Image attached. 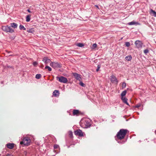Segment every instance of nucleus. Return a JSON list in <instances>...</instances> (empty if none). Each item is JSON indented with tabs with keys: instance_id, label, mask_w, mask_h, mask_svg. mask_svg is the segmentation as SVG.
Returning <instances> with one entry per match:
<instances>
[{
	"instance_id": "obj_10",
	"label": "nucleus",
	"mask_w": 156,
	"mask_h": 156,
	"mask_svg": "<svg viewBox=\"0 0 156 156\" xmlns=\"http://www.w3.org/2000/svg\"><path fill=\"white\" fill-rule=\"evenodd\" d=\"M6 146L8 148L12 149L14 147V144L13 143H9L6 144Z\"/></svg>"
},
{
	"instance_id": "obj_13",
	"label": "nucleus",
	"mask_w": 156,
	"mask_h": 156,
	"mask_svg": "<svg viewBox=\"0 0 156 156\" xmlns=\"http://www.w3.org/2000/svg\"><path fill=\"white\" fill-rule=\"evenodd\" d=\"M43 61H44L45 64H47L50 62H51L50 60L48 59L47 57H44L43 59Z\"/></svg>"
},
{
	"instance_id": "obj_20",
	"label": "nucleus",
	"mask_w": 156,
	"mask_h": 156,
	"mask_svg": "<svg viewBox=\"0 0 156 156\" xmlns=\"http://www.w3.org/2000/svg\"><path fill=\"white\" fill-rule=\"evenodd\" d=\"M125 59L128 61H130L132 59V57L130 55L126 56L125 57Z\"/></svg>"
},
{
	"instance_id": "obj_21",
	"label": "nucleus",
	"mask_w": 156,
	"mask_h": 156,
	"mask_svg": "<svg viewBox=\"0 0 156 156\" xmlns=\"http://www.w3.org/2000/svg\"><path fill=\"white\" fill-rule=\"evenodd\" d=\"M27 31L29 33H33L34 31V28H31L30 29H29Z\"/></svg>"
},
{
	"instance_id": "obj_36",
	"label": "nucleus",
	"mask_w": 156,
	"mask_h": 156,
	"mask_svg": "<svg viewBox=\"0 0 156 156\" xmlns=\"http://www.w3.org/2000/svg\"><path fill=\"white\" fill-rule=\"evenodd\" d=\"M140 106H141V105L140 104H139L138 105H136L135 106V107L136 108H138L139 107H140Z\"/></svg>"
},
{
	"instance_id": "obj_23",
	"label": "nucleus",
	"mask_w": 156,
	"mask_h": 156,
	"mask_svg": "<svg viewBox=\"0 0 156 156\" xmlns=\"http://www.w3.org/2000/svg\"><path fill=\"white\" fill-rule=\"evenodd\" d=\"M97 45L96 43L94 44L91 48L92 49H94L97 47Z\"/></svg>"
},
{
	"instance_id": "obj_3",
	"label": "nucleus",
	"mask_w": 156,
	"mask_h": 156,
	"mask_svg": "<svg viewBox=\"0 0 156 156\" xmlns=\"http://www.w3.org/2000/svg\"><path fill=\"white\" fill-rule=\"evenodd\" d=\"M2 29L3 31L7 33H12L14 32V30L8 26H2Z\"/></svg>"
},
{
	"instance_id": "obj_38",
	"label": "nucleus",
	"mask_w": 156,
	"mask_h": 156,
	"mask_svg": "<svg viewBox=\"0 0 156 156\" xmlns=\"http://www.w3.org/2000/svg\"><path fill=\"white\" fill-rule=\"evenodd\" d=\"M27 11H28L29 12V13H31V12L30 11L29 9H27Z\"/></svg>"
},
{
	"instance_id": "obj_31",
	"label": "nucleus",
	"mask_w": 156,
	"mask_h": 156,
	"mask_svg": "<svg viewBox=\"0 0 156 156\" xmlns=\"http://www.w3.org/2000/svg\"><path fill=\"white\" fill-rule=\"evenodd\" d=\"M80 84L82 87H84L85 86V84L82 82L80 83Z\"/></svg>"
},
{
	"instance_id": "obj_37",
	"label": "nucleus",
	"mask_w": 156,
	"mask_h": 156,
	"mask_svg": "<svg viewBox=\"0 0 156 156\" xmlns=\"http://www.w3.org/2000/svg\"><path fill=\"white\" fill-rule=\"evenodd\" d=\"M6 156H13V155L12 154H8Z\"/></svg>"
},
{
	"instance_id": "obj_29",
	"label": "nucleus",
	"mask_w": 156,
	"mask_h": 156,
	"mask_svg": "<svg viewBox=\"0 0 156 156\" xmlns=\"http://www.w3.org/2000/svg\"><path fill=\"white\" fill-rule=\"evenodd\" d=\"M126 87V83L124 82L122 84V88L123 89L124 88H125Z\"/></svg>"
},
{
	"instance_id": "obj_26",
	"label": "nucleus",
	"mask_w": 156,
	"mask_h": 156,
	"mask_svg": "<svg viewBox=\"0 0 156 156\" xmlns=\"http://www.w3.org/2000/svg\"><path fill=\"white\" fill-rule=\"evenodd\" d=\"M69 135L70 137H73V133L71 131H69L68 132Z\"/></svg>"
},
{
	"instance_id": "obj_9",
	"label": "nucleus",
	"mask_w": 156,
	"mask_h": 156,
	"mask_svg": "<svg viewBox=\"0 0 156 156\" xmlns=\"http://www.w3.org/2000/svg\"><path fill=\"white\" fill-rule=\"evenodd\" d=\"M111 82L117 84L118 83V80L115 76L113 75H112L111 76L110 79Z\"/></svg>"
},
{
	"instance_id": "obj_30",
	"label": "nucleus",
	"mask_w": 156,
	"mask_h": 156,
	"mask_svg": "<svg viewBox=\"0 0 156 156\" xmlns=\"http://www.w3.org/2000/svg\"><path fill=\"white\" fill-rule=\"evenodd\" d=\"M125 45L127 47H129L130 46V44L129 42H126Z\"/></svg>"
},
{
	"instance_id": "obj_2",
	"label": "nucleus",
	"mask_w": 156,
	"mask_h": 156,
	"mask_svg": "<svg viewBox=\"0 0 156 156\" xmlns=\"http://www.w3.org/2000/svg\"><path fill=\"white\" fill-rule=\"evenodd\" d=\"M80 124L81 127L83 128H87L90 126V120L87 119H82L80 122Z\"/></svg>"
},
{
	"instance_id": "obj_14",
	"label": "nucleus",
	"mask_w": 156,
	"mask_h": 156,
	"mask_svg": "<svg viewBox=\"0 0 156 156\" xmlns=\"http://www.w3.org/2000/svg\"><path fill=\"white\" fill-rule=\"evenodd\" d=\"M150 13L153 16L156 17V12L152 9L150 10Z\"/></svg>"
},
{
	"instance_id": "obj_22",
	"label": "nucleus",
	"mask_w": 156,
	"mask_h": 156,
	"mask_svg": "<svg viewBox=\"0 0 156 156\" xmlns=\"http://www.w3.org/2000/svg\"><path fill=\"white\" fill-rule=\"evenodd\" d=\"M31 15H27L26 17V21L28 22L30 21V20Z\"/></svg>"
},
{
	"instance_id": "obj_28",
	"label": "nucleus",
	"mask_w": 156,
	"mask_h": 156,
	"mask_svg": "<svg viewBox=\"0 0 156 156\" xmlns=\"http://www.w3.org/2000/svg\"><path fill=\"white\" fill-rule=\"evenodd\" d=\"M45 68L46 69H48V70L49 71H51V70H52L51 68H50L49 66H46L45 67Z\"/></svg>"
},
{
	"instance_id": "obj_39",
	"label": "nucleus",
	"mask_w": 156,
	"mask_h": 156,
	"mask_svg": "<svg viewBox=\"0 0 156 156\" xmlns=\"http://www.w3.org/2000/svg\"><path fill=\"white\" fill-rule=\"evenodd\" d=\"M95 6L97 8H98V9H99V7L97 5H95Z\"/></svg>"
},
{
	"instance_id": "obj_5",
	"label": "nucleus",
	"mask_w": 156,
	"mask_h": 156,
	"mask_svg": "<svg viewBox=\"0 0 156 156\" xmlns=\"http://www.w3.org/2000/svg\"><path fill=\"white\" fill-rule=\"evenodd\" d=\"M56 78L57 80H58L61 83H66L68 81L67 79L62 76H61L60 77L57 76L56 77Z\"/></svg>"
},
{
	"instance_id": "obj_12",
	"label": "nucleus",
	"mask_w": 156,
	"mask_h": 156,
	"mask_svg": "<svg viewBox=\"0 0 156 156\" xmlns=\"http://www.w3.org/2000/svg\"><path fill=\"white\" fill-rule=\"evenodd\" d=\"M73 74L75 78L77 80H80L81 79L80 75L77 73H73Z\"/></svg>"
},
{
	"instance_id": "obj_19",
	"label": "nucleus",
	"mask_w": 156,
	"mask_h": 156,
	"mask_svg": "<svg viewBox=\"0 0 156 156\" xmlns=\"http://www.w3.org/2000/svg\"><path fill=\"white\" fill-rule=\"evenodd\" d=\"M127 91L126 90H125L122 92L121 94V97H125Z\"/></svg>"
},
{
	"instance_id": "obj_40",
	"label": "nucleus",
	"mask_w": 156,
	"mask_h": 156,
	"mask_svg": "<svg viewBox=\"0 0 156 156\" xmlns=\"http://www.w3.org/2000/svg\"><path fill=\"white\" fill-rule=\"evenodd\" d=\"M68 147L69 148V146H68Z\"/></svg>"
},
{
	"instance_id": "obj_18",
	"label": "nucleus",
	"mask_w": 156,
	"mask_h": 156,
	"mask_svg": "<svg viewBox=\"0 0 156 156\" xmlns=\"http://www.w3.org/2000/svg\"><path fill=\"white\" fill-rule=\"evenodd\" d=\"M11 26L14 28H16L17 27L18 25L16 23H13L10 24Z\"/></svg>"
},
{
	"instance_id": "obj_7",
	"label": "nucleus",
	"mask_w": 156,
	"mask_h": 156,
	"mask_svg": "<svg viewBox=\"0 0 156 156\" xmlns=\"http://www.w3.org/2000/svg\"><path fill=\"white\" fill-rule=\"evenodd\" d=\"M75 135H78L80 136H83V133L82 131L80 129H78L75 131L74 132Z\"/></svg>"
},
{
	"instance_id": "obj_6",
	"label": "nucleus",
	"mask_w": 156,
	"mask_h": 156,
	"mask_svg": "<svg viewBox=\"0 0 156 156\" xmlns=\"http://www.w3.org/2000/svg\"><path fill=\"white\" fill-rule=\"evenodd\" d=\"M50 65L54 69L61 67L60 65L58 62H51L50 64Z\"/></svg>"
},
{
	"instance_id": "obj_17",
	"label": "nucleus",
	"mask_w": 156,
	"mask_h": 156,
	"mask_svg": "<svg viewBox=\"0 0 156 156\" xmlns=\"http://www.w3.org/2000/svg\"><path fill=\"white\" fill-rule=\"evenodd\" d=\"M79 114V111L77 110H74L73 111V115H77Z\"/></svg>"
},
{
	"instance_id": "obj_35",
	"label": "nucleus",
	"mask_w": 156,
	"mask_h": 156,
	"mask_svg": "<svg viewBox=\"0 0 156 156\" xmlns=\"http://www.w3.org/2000/svg\"><path fill=\"white\" fill-rule=\"evenodd\" d=\"M149 52V51H148V49H145L144 51V52L145 53V54H147V53H148Z\"/></svg>"
},
{
	"instance_id": "obj_8",
	"label": "nucleus",
	"mask_w": 156,
	"mask_h": 156,
	"mask_svg": "<svg viewBox=\"0 0 156 156\" xmlns=\"http://www.w3.org/2000/svg\"><path fill=\"white\" fill-rule=\"evenodd\" d=\"M135 44L137 48H140L142 47L143 43L141 41L137 40L135 42Z\"/></svg>"
},
{
	"instance_id": "obj_33",
	"label": "nucleus",
	"mask_w": 156,
	"mask_h": 156,
	"mask_svg": "<svg viewBox=\"0 0 156 156\" xmlns=\"http://www.w3.org/2000/svg\"><path fill=\"white\" fill-rule=\"evenodd\" d=\"M38 64V63L36 62H33V64L34 66H36Z\"/></svg>"
},
{
	"instance_id": "obj_24",
	"label": "nucleus",
	"mask_w": 156,
	"mask_h": 156,
	"mask_svg": "<svg viewBox=\"0 0 156 156\" xmlns=\"http://www.w3.org/2000/svg\"><path fill=\"white\" fill-rule=\"evenodd\" d=\"M19 28H20V29L21 30H26V28L24 27L23 26L21 25L20 26Z\"/></svg>"
},
{
	"instance_id": "obj_11",
	"label": "nucleus",
	"mask_w": 156,
	"mask_h": 156,
	"mask_svg": "<svg viewBox=\"0 0 156 156\" xmlns=\"http://www.w3.org/2000/svg\"><path fill=\"white\" fill-rule=\"evenodd\" d=\"M59 94V93L58 90H55L53 93V96L55 97L58 96Z\"/></svg>"
},
{
	"instance_id": "obj_4",
	"label": "nucleus",
	"mask_w": 156,
	"mask_h": 156,
	"mask_svg": "<svg viewBox=\"0 0 156 156\" xmlns=\"http://www.w3.org/2000/svg\"><path fill=\"white\" fill-rule=\"evenodd\" d=\"M30 142V140L28 138H24L22 141L20 142V144L24 145H28Z\"/></svg>"
},
{
	"instance_id": "obj_15",
	"label": "nucleus",
	"mask_w": 156,
	"mask_h": 156,
	"mask_svg": "<svg viewBox=\"0 0 156 156\" xmlns=\"http://www.w3.org/2000/svg\"><path fill=\"white\" fill-rule=\"evenodd\" d=\"M121 99L124 103H126L127 105H129L127 102V99L125 97H121Z\"/></svg>"
},
{
	"instance_id": "obj_27",
	"label": "nucleus",
	"mask_w": 156,
	"mask_h": 156,
	"mask_svg": "<svg viewBox=\"0 0 156 156\" xmlns=\"http://www.w3.org/2000/svg\"><path fill=\"white\" fill-rule=\"evenodd\" d=\"M41 77V75L40 74H37L36 75V78L37 79H40Z\"/></svg>"
},
{
	"instance_id": "obj_32",
	"label": "nucleus",
	"mask_w": 156,
	"mask_h": 156,
	"mask_svg": "<svg viewBox=\"0 0 156 156\" xmlns=\"http://www.w3.org/2000/svg\"><path fill=\"white\" fill-rule=\"evenodd\" d=\"M58 148H59V146L58 145L55 144L54 146V148L55 149H56Z\"/></svg>"
},
{
	"instance_id": "obj_34",
	"label": "nucleus",
	"mask_w": 156,
	"mask_h": 156,
	"mask_svg": "<svg viewBox=\"0 0 156 156\" xmlns=\"http://www.w3.org/2000/svg\"><path fill=\"white\" fill-rule=\"evenodd\" d=\"M100 67H101V66H100V65H98V68H97V69H96V71L97 72L98 71V70H99V69H100Z\"/></svg>"
},
{
	"instance_id": "obj_25",
	"label": "nucleus",
	"mask_w": 156,
	"mask_h": 156,
	"mask_svg": "<svg viewBox=\"0 0 156 156\" xmlns=\"http://www.w3.org/2000/svg\"><path fill=\"white\" fill-rule=\"evenodd\" d=\"M77 46L80 47H82L84 46V44L82 43H79L77 44Z\"/></svg>"
},
{
	"instance_id": "obj_16",
	"label": "nucleus",
	"mask_w": 156,
	"mask_h": 156,
	"mask_svg": "<svg viewBox=\"0 0 156 156\" xmlns=\"http://www.w3.org/2000/svg\"><path fill=\"white\" fill-rule=\"evenodd\" d=\"M128 24L129 25H139V23L138 22H136L135 21H133L128 23Z\"/></svg>"
},
{
	"instance_id": "obj_1",
	"label": "nucleus",
	"mask_w": 156,
	"mask_h": 156,
	"mask_svg": "<svg viewBox=\"0 0 156 156\" xmlns=\"http://www.w3.org/2000/svg\"><path fill=\"white\" fill-rule=\"evenodd\" d=\"M127 129H121L117 133L116 136L118 139L122 140L124 139L128 132Z\"/></svg>"
}]
</instances>
